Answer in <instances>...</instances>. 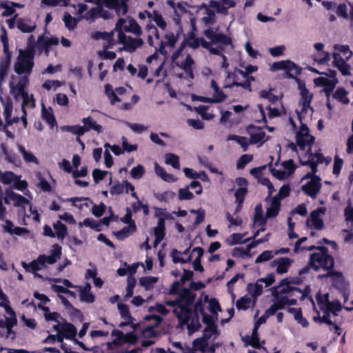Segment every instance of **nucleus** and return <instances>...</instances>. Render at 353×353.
I'll list each match as a JSON object with an SVG mask.
<instances>
[{
	"instance_id": "f257e3e1",
	"label": "nucleus",
	"mask_w": 353,
	"mask_h": 353,
	"mask_svg": "<svg viewBox=\"0 0 353 353\" xmlns=\"http://www.w3.org/2000/svg\"><path fill=\"white\" fill-rule=\"evenodd\" d=\"M327 247H320L318 252H314L310 255V264L313 266L316 272L323 269L330 272L334 269V259L330 254Z\"/></svg>"
},
{
	"instance_id": "f03ea898",
	"label": "nucleus",
	"mask_w": 353,
	"mask_h": 353,
	"mask_svg": "<svg viewBox=\"0 0 353 353\" xmlns=\"http://www.w3.org/2000/svg\"><path fill=\"white\" fill-rule=\"evenodd\" d=\"M34 55L19 50L17 62L14 64V71L18 74H30L34 67Z\"/></svg>"
},
{
	"instance_id": "7ed1b4c3",
	"label": "nucleus",
	"mask_w": 353,
	"mask_h": 353,
	"mask_svg": "<svg viewBox=\"0 0 353 353\" xmlns=\"http://www.w3.org/2000/svg\"><path fill=\"white\" fill-rule=\"evenodd\" d=\"M325 277H331L332 286L340 291L341 293L345 294L347 290V285L345 281V279L341 272L334 270V269L327 272L324 274H319V279Z\"/></svg>"
},
{
	"instance_id": "20e7f679",
	"label": "nucleus",
	"mask_w": 353,
	"mask_h": 353,
	"mask_svg": "<svg viewBox=\"0 0 353 353\" xmlns=\"http://www.w3.org/2000/svg\"><path fill=\"white\" fill-rule=\"evenodd\" d=\"M203 34L213 44H220L219 46L223 47L227 46H232L233 47L232 40L230 37L223 33H218L212 28L205 30Z\"/></svg>"
},
{
	"instance_id": "39448f33",
	"label": "nucleus",
	"mask_w": 353,
	"mask_h": 353,
	"mask_svg": "<svg viewBox=\"0 0 353 353\" xmlns=\"http://www.w3.org/2000/svg\"><path fill=\"white\" fill-rule=\"evenodd\" d=\"M298 88L300 90L301 101L300 103L302 106V111H306L308 108H311L310 104L313 97V94L310 93L309 90L306 88L305 82L299 79H296Z\"/></svg>"
},
{
	"instance_id": "423d86ee",
	"label": "nucleus",
	"mask_w": 353,
	"mask_h": 353,
	"mask_svg": "<svg viewBox=\"0 0 353 353\" xmlns=\"http://www.w3.org/2000/svg\"><path fill=\"white\" fill-rule=\"evenodd\" d=\"M321 188V178L315 177L310 180L306 184L302 185L303 192L312 199H315Z\"/></svg>"
},
{
	"instance_id": "0eeeda50",
	"label": "nucleus",
	"mask_w": 353,
	"mask_h": 353,
	"mask_svg": "<svg viewBox=\"0 0 353 353\" xmlns=\"http://www.w3.org/2000/svg\"><path fill=\"white\" fill-rule=\"evenodd\" d=\"M9 200L13 201L14 205L19 208L22 207L25 208V205L30 204V201L25 196L17 194L11 190H6L4 201L6 204H9Z\"/></svg>"
},
{
	"instance_id": "6e6552de",
	"label": "nucleus",
	"mask_w": 353,
	"mask_h": 353,
	"mask_svg": "<svg viewBox=\"0 0 353 353\" xmlns=\"http://www.w3.org/2000/svg\"><path fill=\"white\" fill-rule=\"evenodd\" d=\"M145 320L150 321L151 319L155 320L154 325L148 326L142 330V336L144 338H154L158 336V332L155 330L154 327L158 326L162 321V318L157 314H150L145 316Z\"/></svg>"
},
{
	"instance_id": "1a4fd4ad",
	"label": "nucleus",
	"mask_w": 353,
	"mask_h": 353,
	"mask_svg": "<svg viewBox=\"0 0 353 353\" xmlns=\"http://www.w3.org/2000/svg\"><path fill=\"white\" fill-rule=\"evenodd\" d=\"M52 253L49 256L44 254L39 255V262L41 265H45L46 263L52 265L55 263L61 255V247L58 244H54L52 246Z\"/></svg>"
},
{
	"instance_id": "9d476101",
	"label": "nucleus",
	"mask_w": 353,
	"mask_h": 353,
	"mask_svg": "<svg viewBox=\"0 0 353 353\" xmlns=\"http://www.w3.org/2000/svg\"><path fill=\"white\" fill-rule=\"evenodd\" d=\"M293 260L288 257H280L271 261V267L276 266V272L279 274L288 272Z\"/></svg>"
},
{
	"instance_id": "9b49d317",
	"label": "nucleus",
	"mask_w": 353,
	"mask_h": 353,
	"mask_svg": "<svg viewBox=\"0 0 353 353\" xmlns=\"http://www.w3.org/2000/svg\"><path fill=\"white\" fill-rule=\"evenodd\" d=\"M246 132L250 137V144H256L259 143L265 136V132L261 128L256 127L252 124H250L247 127Z\"/></svg>"
},
{
	"instance_id": "f8f14e48",
	"label": "nucleus",
	"mask_w": 353,
	"mask_h": 353,
	"mask_svg": "<svg viewBox=\"0 0 353 353\" xmlns=\"http://www.w3.org/2000/svg\"><path fill=\"white\" fill-rule=\"evenodd\" d=\"M338 79L330 80L326 77H319L314 79V83L318 86H323V91L327 97L333 92L336 85L338 83Z\"/></svg>"
},
{
	"instance_id": "ddd939ff",
	"label": "nucleus",
	"mask_w": 353,
	"mask_h": 353,
	"mask_svg": "<svg viewBox=\"0 0 353 353\" xmlns=\"http://www.w3.org/2000/svg\"><path fill=\"white\" fill-rule=\"evenodd\" d=\"M290 281L288 278L282 279L278 287L279 294H288L290 296L294 295V292L301 293V289L297 287H292L290 285Z\"/></svg>"
},
{
	"instance_id": "4468645a",
	"label": "nucleus",
	"mask_w": 353,
	"mask_h": 353,
	"mask_svg": "<svg viewBox=\"0 0 353 353\" xmlns=\"http://www.w3.org/2000/svg\"><path fill=\"white\" fill-rule=\"evenodd\" d=\"M173 312L176 314L177 318L183 324H188L189 323L193 313L190 306L185 307V305H181L179 308H175Z\"/></svg>"
},
{
	"instance_id": "2eb2a0df",
	"label": "nucleus",
	"mask_w": 353,
	"mask_h": 353,
	"mask_svg": "<svg viewBox=\"0 0 353 353\" xmlns=\"http://www.w3.org/2000/svg\"><path fill=\"white\" fill-rule=\"evenodd\" d=\"M176 24L179 26V28L174 34L173 32H169L165 34L164 38L167 41L164 42L167 46L174 48L181 34L183 32L182 26H181L180 19H177L176 21Z\"/></svg>"
},
{
	"instance_id": "dca6fc26",
	"label": "nucleus",
	"mask_w": 353,
	"mask_h": 353,
	"mask_svg": "<svg viewBox=\"0 0 353 353\" xmlns=\"http://www.w3.org/2000/svg\"><path fill=\"white\" fill-rule=\"evenodd\" d=\"M179 295V299L180 300L181 304H182V305H185V307L191 306L196 296V295L192 292L190 289L186 288H183Z\"/></svg>"
},
{
	"instance_id": "f3484780",
	"label": "nucleus",
	"mask_w": 353,
	"mask_h": 353,
	"mask_svg": "<svg viewBox=\"0 0 353 353\" xmlns=\"http://www.w3.org/2000/svg\"><path fill=\"white\" fill-rule=\"evenodd\" d=\"M325 211V209L321 207L312 211L310 214L312 225L316 230H321L324 228V223L323 219L320 218V214L324 213Z\"/></svg>"
},
{
	"instance_id": "a211bd4d",
	"label": "nucleus",
	"mask_w": 353,
	"mask_h": 353,
	"mask_svg": "<svg viewBox=\"0 0 353 353\" xmlns=\"http://www.w3.org/2000/svg\"><path fill=\"white\" fill-rule=\"evenodd\" d=\"M117 307L121 318L126 321V323H121L119 326L122 327L132 323L134 318L130 314L128 305L120 302L118 303Z\"/></svg>"
},
{
	"instance_id": "6ab92c4d",
	"label": "nucleus",
	"mask_w": 353,
	"mask_h": 353,
	"mask_svg": "<svg viewBox=\"0 0 353 353\" xmlns=\"http://www.w3.org/2000/svg\"><path fill=\"white\" fill-rule=\"evenodd\" d=\"M82 122L83 123L82 128L84 130V134L90 130H93L98 133H100L102 131V126L98 124L90 116L83 118L82 119Z\"/></svg>"
},
{
	"instance_id": "aec40b11",
	"label": "nucleus",
	"mask_w": 353,
	"mask_h": 353,
	"mask_svg": "<svg viewBox=\"0 0 353 353\" xmlns=\"http://www.w3.org/2000/svg\"><path fill=\"white\" fill-rule=\"evenodd\" d=\"M77 333L76 327L71 323L65 322L62 323V332L61 336L63 339L73 340L74 339Z\"/></svg>"
},
{
	"instance_id": "412c9836",
	"label": "nucleus",
	"mask_w": 353,
	"mask_h": 353,
	"mask_svg": "<svg viewBox=\"0 0 353 353\" xmlns=\"http://www.w3.org/2000/svg\"><path fill=\"white\" fill-rule=\"evenodd\" d=\"M4 53V57L1 60L0 66V83L3 80L4 77L7 75L8 69L10 65V61L12 57L11 52H6Z\"/></svg>"
},
{
	"instance_id": "4be33fe9",
	"label": "nucleus",
	"mask_w": 353,
	"mask_h": 353,
	"mask_svg": "<svg viewBox=\"0 0 353 353\" xmlns=\"http://www.w3.org/2000/svg\"><path fill=\"white\" fill-rule=\"evenodd\" d=\"M154 171L156 174L166 182H175L177 178L172 174H168L165 169L157 163L154 165Z\"/></svg>"
},
{
	"instance_id": "5701e85b",
	"label": "nucleus",
	"mask_w": 353,
	"mask_h": 353,
	"mask_svg": "<svg viewBox=\"0 0 353 353\" xmlns=\"http://www.w3.org/2000/svg\"><path fill=\"white\" fill-rule=\"evenodd\" d=\"M316 301L321 310L323 311L324 314L321 316V323H325L328 325H334V322L330 319V312L327 310V308L324 306L323 299L320 294L316 296Z\"/></svg>"
},
{
	"instance_id": "b1692460",
	"label": "nucleus",
	"mask_w": 353,
	"mask_h": 353,
	"mask_svg": "<svg viewBox=\"0 0 353 353\" xmlns=\"http://www.w3.org/2000/svg\"><path fill=\"white\" fill-rule=\"evenodd\" d=\"M243 341L247 343L256 349H261L263 348L264 350H265V348L264 347H261L260 344V339L257 334V325H255L253 331L252 336H247L246 339H243Z\"/></svg>"
},
{
	"instance_id": "393cba45",
	"label": "nucleus",
	"mask_w": 353,
	"mask_h": 353,
	"mask_svg": "<svg viewBox=\"0 0 353 353\" xmlns=\"http://www.w3.org/2000/svg\"><path fill=\"white\" fill-rule=\"evenodd\" d=\"M112 336H116V339L113 340V343L117 344V341H125L127 342L134 343L136 341V336L133 333L127 334L125 337L123 332L119 330H113L112 331Z\"/></svg>"
},
{
	"instance_id": "a878e982",
	"label": "nucleus",
	"mask_w": 353,
	"mask_h": 353,
	"mask_svg": "<svg viewBox=\"0 0 353 353\" xmlns=\"http://www.w3.org/2000/svg\"><path fill=\"white\" fill-rule=\"evenodd\" d=\"M327 296L328 295L326 294L323 299L324 306L327 308V310L332 313L334 316H337L338 312L341 310L342 306L339 301H328Z\"/></svg>"
},
{
	"instance_id": "bb28decb",
	"label": "nucleus",
	"mask_w": 353,
	"mask_h": 353,
	"mask_svg": "<svg viewBox=\"0 0 353 353\" xmlns=\"http://www.w3.org/2000/svg\"><path fill=\"white\" fill-rule=\"evenodd\" d=\"M17 23L18 29L24 33L32 32L36 28V25L34 23L30 24L31 21L26 19L19 18Z\"/></svg>"
},
{
	"instance_id": "cd10ccee",
	"label": "nucleus",
	"mask_w": 353,
	"mask_h": 353,
	"mask_svg": "<svg viewBox=\"0 0 353 353\" xmlns=\"http://www.w3.org/2000/svg\"><path fill=\"white\" fill-rule=\"evenodd\" d=\"M274 299V304L279 310H283L287 305L288 296H280L278 293V287H274L272 291Z\"/></svg>"
},
{
	"instance_id": "c85d7f7f",
	"label": "nucleus",
	"mask_w": 353,
	"mask_h": 353,
	"mask_svg": "<svg viewBox=\"0 0 353 353\" xmlns=\"http://www.w3.org/2000/svg\"><path fill=\"white\" fill-rule=\"evenodd\" d=\"M136 231V224H131L130 225L125 226L121 230L114 232V235L119 240H123Z\"/></svg>"
},
{
	"instance_id": "c756f323",
	"label": "nucleus",
	"mask_w": 353,
	"mask_h": 353,
	"mask_svg": "<svg viewBox=\"0 0 353 353\" xmlns=\"http://www.w3.org/2000/svg\"><path fill=\"white\" fill-rule=\"evenodd\" d=\"M314 141V137L308 134V137L305 135H296V142L299 148L302 150H305L307 146H310Z\"/></svg>"
},
{
	"instance_id": "7c9ffc66",
	"label": "nucleus",
	"mask_w": 353,
	"mask_h": 353,
	"mask_svg": "<svg viewBox=\"0 0 353 353\" xmlns=\"http://www.w3.org/2000/svg\"><path fill=\"white\" fill-rule=\"evenodd\" d=\"M114 11L117 16H124L128 12V0H113Z\"/></svg>"
},
{
	"instance_id": "2f4dec72",
	"label": "nucleus",
	"mask_w": 353,
	"mask_h": 353,
	"mask_svg": "<svg viewBox=\"0 0 353 353\" xmlns=\"http://www.w3.org/2000/svg\"><path fill=\"white\" fill-rule=\"evenodd\" d=\"M255 81V78L250 74L246 78L243 82H238L236 80H233L230 85H225L224 88H231L232 86L241 87L249 92H252V82Z\"/></svg>"
},
{
	"instance_id": "473e14b6",
	"label": "nucleus",
	"mask_w": 353,
	"mask_h": 353,
	"mask_svg": "<svg viewBox=\"0 0 353 353\" xmlns=\"http://www.w3.org/2000/svg\"><path fill=\"white\" fill-rule=\"evenodd\" d=\"M189 251H190V248H188L187 249H185L183 252L178 251L176 249H173L171 252V256L172 257L173 263H185L187 262H190L192 259L191 254L188 255L187 259H185L183 257L176 256V254L186 255L189 253Z\"/></svg>"
},
{
	"instance_id": "72a5a7b5",
	"label": "nucleus",
	"mask_w": 353,
	"mask_h": 353,
	"mask_svg": "<svg viewBox=\"0 0 353 353\" xmlns=\"http://www.w3.org/2000/svg\"><path fill=\"white\" fill-rule=\"evenodd\" d=\"M348 92L343 87L338 88L333 94V98L343 104L347 105L350 103L347 97Z\"/></svg>"
},
{
	"instance_id": "f704fd0d",
	"label": "nucleus",
	"mask_w": 353,
	"mask_h": 353,
	"mask_svg": "<svg viewBox=\"0 0 353 353\" xmlns=\"http://www.w3.org/2000/svg\"><path fill=\"white\" fill-rule=\"evenodd\" d=\"M53 228L55 230L56 236L59 239L63 240L68 234V229L61 221H57L53 223Z\"/></svg>"
},
{
	"instance_id": "c9c22d12",
	"label": "nucleus",
	"mask_w": 353,
	"mask_h": 353,
	"mask_svg": "<svg viewBox=\"0 0 353 353\" xmlns=\"http://www.w3.org/2000/svg\"><path fill=\"white\" fill-rule=\"evenodd\" d=\"M266 216H263V209L261 204H258L254 208V224H258L259 225H263L266 223Z\"/></svg>"
},
{
	"instance_id": "e433bc0d",
	"label": "nucleus",
	"mask_w": 353,
	"mask_h": 353,
	"mask_svg": "<svg viewBox=\"0 0 353 353\" xmlns=\"http://www.w3.org/2000/svg\"><path fill=\"white\" fill-rule=\"evenodd\" d=\"M143 44V41L142 39L128 37L125 46L128 52H132L135 51L137 48L142 46Z\"/></svg>"
},
{
	"instance_id": "4c0bfd02",
	"label": "nucleus",
	"mask_w": 353,
	"mask_h": 353,
	"mask_svg": "<svg viewBox=\"0 0 353 353\" xmlns=\"http://www.w3.org/2000/svg\"><path fill=\"white\" fill-rule=\"evenodd\" d=\"M291 64H288L286 75L288 78L294 79L296 81V76L299 75L301 72V68L295 64L292 61H290Z\"/></svg>"
},
{
	"instance_id": "58836bf2",
	"label": "nucleus",
	"mask_w": 353,
	"mask_h": 353,
	"mask_svg": "<svg viewBox=\"0 0 353 353\" xmlns=\"http://www.w3.org/2000/svg\"><path fill=\"white\" fill-rule=\"evenodd\" d=\"M41 263L39 262V256L37 259L32 261L30 263H27L25 261L21 262V266L27 271L35 272L41 269Z\"/></svg>"
},
{
	"instance_id": "ea45409f",
	"label": "nucleus",
	"mask_w": 353,
	"mask_h": 353,
	"mask_svg": "<svg viewBox=\"0 0 353 353\" xmlns=\"http://www.w3.org/2000/svg\"><path fill=\"white\" fill-rule=\"evenodd\" d=\"M19 150L26 163H34L39 164L37 158L30 152L27 151L23 145H19Z\"/></svg>"
},
{
	"instance_id": "a19ab883",
	"label": "nucleus",
	"mask_w": 353,
	"mask_h": 353,
	"mask_svg": "<svg viewBox=\"0 0 353 353\" xmlns=\"http://www.w3.org/2000/svg\"><path fill=\"white\" fill-rule=\"evenodd\" d=\"M208 340L203 336L197 338L194 340L192 345L194 350L205 352V350L208 347Z\"/></svg>"
},
{
	"instance_id": "79ce46f5",
	"label": "nucleus",
	"mask_w": 353,
	"mask_h": 353,
	"mask_svg": "<svg viewBox=\"0 0 353 353\" xmlns=\"http://www.w3.org/2000/svg\"><path fill=\"white\" fill-rule=\"evenodd\" d=\"M190 323H188V329L190 332H194L198 331L201 327V325L199 321V316L198 314H192L191 316Z\"/></svg>"
},
{
	"instance_id": "37998d69",
	"label": "nucleus",
	"mask_w": 353,
	"mask_h": 353,
	"mask_svg": "<svg viewBox=\"0 0 353 353\" xmlns=\"http://www.w3.org/2000/svg\"><path fill=\"white\" fill-rule=\"evenodd\" d=\"M248 192V188L246 187L239 188H238L235 193L234 196L236 199V201L238 203V206L236 208V210H239L241 208V205L244 201L245 196Z\"/></svg>"
},
{
	"instance_id": "c03bdc74",
	"label": "nucleus",
	"mask_w": 353,
	"mask_h": 353,
	"mask_svg": "<svg viewBox=\"0 0 353 353\" xmlns=\"http://www.w3.org/2000/svg\"><path fill=\"white\" fill-rule=\"evenodd\" d=\"M28 81V79L27 77H23L21 80H20L17 85L16 89L22 94L23 97V104H27L29 102L28 95L26 92H25V85L26 83Z\"/></svg>"
},
{
	"instance_id": "a18cd8bd",
	"label": "nucleus",
	"mask_w": 353,
	"mask_h": 353,
	"mask_svg": "<svg viewBox=\"0 0 353 353\" xmlns=\"http://www.w3.org/2000/svg\"><path fill=\"white\" fill-rule=\"evenodd\" d=\"M243 235L241 233H234L230 236V239H228V243L230 245H234L240 243H245L251 239V238H248L243 240Z\"/></svg>"
},
{
	"instance_id": "49530a36",
	"label": "nucleus",
	"mask_w": 353,
	"mask_h": 353,
	"mask_svg": "<svg viewBox=\"0 0 353 353\" xmlns=\"http://www.w3.org/2000/svg\"><path fill=\"white\" fill-rule=\"evenodd\" d=\"M125 30L127 32H132L137 36H140L142 33L141 26L133 19L129 21V26L128 27H125Z\"/></svg>"
},
{
	"instance_id": "de8ad7c7",
	"label": "nucleus",
	"mask_w": 353,
	"mask_h": 353,
	"mask_svg": "<svg viewBox=\"0 0 353 353\" xmlns=\"http://www.w3.org/2000/svg\"><path fill=\"white\" fill-rule=\"evenodd\" d=\"M165 163L168 165H172L175 169H179L180 163H179V157L172 153H168L165 154Z\"/></svg>"
},
{
	"instance_id": "09e8293b",
	"label": "nucleus",
	"mask_w": 353,
	"mask_h": 353,
	"mask_svg": "<svg viewBox=\"0 0 353 353\" xmlns=\"http://www.w3.org/2000/svg\"><path fill=\"white\" fill-rule=\"evenodd\" d=\"M157 281L158 278L155 276H143L140 278L139 283L141 286L144 287L145 290H149Z\"/></svg>"
},
{
	"instance_id": "8fccbe9b",
	"label": "nucleus",
	"mask_w": 353,
	"mask_h": 353,
	"mask_svg": "<svg viewBox=\"0 0 353 353\" xmlns=\"http://www.w3.org/2000/svg\"><path fill=\"white\" fill-rule=\"evenodd\" d=\"M65 27L69 30L74 29L78 23V20L76 18L72 17L69 13L65 12L63 17Z\"/></svg>"
},
{
	"instance_id": "3c124183",
	"label": "nucleus",
	"mask_w": 353,
	"mask_h": 353,
	"mask_svg": "<svg viewBox=\"0 0 353 353\" xmlns=\"http://www.w3.org/2000/svg\"><path fill=\"white\" fill-rule=\"evenodd\" d=\"M62 129L66 132L76 134L78 137H81L84 134V130L80 125H64L62 127Z\"/></svg>"
},
{
	"instance_id": "603ef678",
	"label": "nucleus",
	"mask_w": 353,
	"mask_h": 353,
	"mask_svg": "<svg viewBox=\"0 0 353 353\" xmlns=\"http://www.w3.org/2000/svg\"><path fill=\"white\" fill-rule=\"evenodd\" d=\"M260 97L267 99L272 104L276 103L279 99L278 96L272 92V89L270 90H261L260 92Z\"/></svg>"
},
{
	"instance_id": "864d4df0",
	"label": "nucleus",
	"mask_w": 353,
	"mask_h": 353,
	"mask_svg": "<svg viewBox=\"0 0 353 353\" xmlns=\"http://www.w3.org/2000/svg\"><path fill=\"white\" fill-rule=\"evenodd\" d=\"M17 176L13 172L7 171L3 173H1L0 181L6 184H10L12 182H14V179L17 178Z\"/></svg>"
},
{
	"instance_id": "5fc2aeb1",
	"label": "nucleus",
	"mask_w": 353,
	"mask_h": 353,
	"mask_svg": "<svg viewBox=\"0 0 353 353\" xmlns=\"http://www.w3.org/2000/svg\"><path fill=\"white\" fill-rule=\"evenodd\" d=\"M127 281L128 284L125 297L126 299H128L131 298L133 296L134 288L136 285V279L132 276H128Z\"/></svg>"
},
{
	"instance_id": "6e6d98bb",
	"label": "nucleus",
	"mask_w": 353,
	"mask_h": 353,
	"mask_svg": "<svg viewBox=\"0 0 353 353\" xmlns=\"http://www.w3.org/2000/svg\"><path fill=\"white\" fill-rule=\"evenodd\" d=\"M334 49L341 52L345 57V60H349L353 54L347 45H335Z\"/></svg>"
},
{
	"instance_id": "4d7b16f0",
	"label": "nucleus",
	"mask_w": 353,
	"mask_h": 353,
	"mask_svg": "<svg viewBox=\"0 0 353 353\" xmlns=\"http://www.w3.org/2000/svg\"><path fill=\"white\" fill-rule=\"evenodd\" d=\"M3 116L5 118L6 123L8 120L11 118L12 112V103L10 100H8L6 101H3Z\"/></svg>"
},
{
	"instance_id": "13d9d810",
	"label": "nucleus",
	"mask_w": 353,
	"mask_h": 353,
	"mask_svg": "<svg viewBox=\"0 0 353 353\" xmlns=\"http://www.w3.org/2000/svg\"><path fill=\"white\" fill-rule=\"evenodd\" d=\"M42 117H43V120H45L46 122L47 123H48L49 125H50L51 126H54V125L57 124V121H56V119H55L54 114H52V112H50L47 111L45 109L44 105H43V109H42Z\"/></svg>"
},
{
	"instance_id": "bf43d9fd",
	"label": "nucleus",
	"mask_w": 353,
	"mask_h": 353,
	"mask_svg": "<svg viewBox=\"0 0 353 353\" xmlns=\"http://www.w3.org/2000/svg\"><path fill=\"white\" fill-rule=\"evenodd\" d=\"M253 159V156L249 154H245L241 156L239 160L236 162V168L237 169H243L246 164L252 161Z\"/></svg>"
},
{
	"instance_id": "052dcab7",
	"label": "nucleus",
	"mask_w": 353,
	"mask_h": 353,
	"mask_svg": "<svg viewBox=\"0 0 353 353\" xmlns=\"http://www.w3.org/2000/svg\"><path fill=\"white\" fill-rule=\"evenodd\" d=\"M82 225L94 229L97 232L101 230L99 228L100 223L97 222L95 220L91 218H85L83 223H79V226Z\"/></svg>"
},
{
	"instance_id": "680f3d73",
	"label": "nucleus",
	"mask_w": 353,
	"mask_h": 353,
	"mask_svg": "<svg viewBox=\"0 0 353 353\" xmlns=\"http://www.w3.org/2000/svg\"><path fill=\"white\" fill-rule=\"evenodd\" d=\"M250 303H251V298L243 296V297H241L239 300H237L236 306L238 310H245L250 307Z\"/></svg>"
},
{
	"instance_id": "e2e57ef3",
	"label": "nucleus",
	"mask_w": 353,
	"mask_h": 353,
	"mask_svg": "<svg viewBox=\"0 0 353 353\" xmlns=\"http://www.w3.org/2000/svg\"><path fill=\"white\" fill-rule=\"evenodd\" d=\"M108 174V171L101 170L98 168H95L92 171V177L95 183H99V181L104 179V178Z\"/></svg>"
},
{
	"instance_id": "0e129e2a",
	"label": "nucleus",
	"mask_w": 353,
	"mask_h": 353,
	"mask_svg": "<svg viewBox=\"0 0 353 353\" xmlns=\"http://www.w3.org/2000/svg\"><path fill=\"white\" fill-rule=\"evenodd\" d=\"M153 20L161 29H165L167 23L163 19L161 14H160L157 10L153 11Z\"/></svg>"
},
{
	"instance_id": "69168bd1",
	"label": "nucleus",
	"mask_w": 353,
	"mask_h": 353,
	"mask_svg": "<svg viewBox=\"0 0 353 353\" xmlns=\"http://www.w3.org/2000/svg\"><path fill=\"white\" fill-rule=\"evenodd\" d=\"M274 257L272 251L265 250L260 254L255 260L256 263H261L263 262L268 261Z\"/></svg>"
},
{
	"instance_id": "338daca9",
	"label": "nucleus",
	"mask_w": 353,
	"mask_h": 353,
	"mask_svg": "<svg viewBox=\"0 0 353 353\" xmlns=\"http://www.w3.org/2000/svg\"><path fill=\"white\" fill-rule=\"evenodd\" d=\"M37 47L40 52L45 51L46 54L49 52L50 47L48 46L47 38H45L43 35L38 37Z\"/></svg>"
},
{
	"instance_id": "774afa93",
	"label": "nucleus",
	"mask_w": 353,
	"mask_h": 353,
	"mask_svg": "<svg viewBox=\"0 0 353 353\" xmlns=\"http://www.w3.org/2000/svg\"><path fill=\"white\" fill-rule=\"evenodd\" d=\"M208 308L210 312L216 316L218 315V312L221 310V305L218 300L216 299L215 298L211 299L209 301Z\"/></svg>"
}]
</instances>
